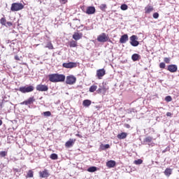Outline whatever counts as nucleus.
Segmentation results:
<instances>
[{
  "label": "nucleus",
  "instance_id": "f257e3e1",
  "mask_svg": "<svg viewBox=\"0 0 179 179\" xmlns=\"http://www.w3.org/2000/svg\"><path fill=\"white\" fill-rule=\"evenodd\" d=\"M48 79L52 83L65 82V75L59 73H52L48 75Z\"/></svg>",
  "mask_w": 179,
  "mask_h": 179
},
{
  "label": "nucleus",
  "instance_id": "f03ea898",
  "mask_svg": "<svg viewBox=\"0 0 179 179\" xmlns=\"http://www.w3.org/2000/svg\"><path fill=\"white\" fill-rule=\"evenodd\" d=\"M24 8V6L22 3H13L11 4L10 10L11 12H19Z\"/></svg>",
  "mask_w": 179,
  "mask_h": 179
},
{
  "label": "nucleus",
  "instance_id": "7ed1b4c3",
  "mask_svg": "<svg viewBox=\"0 0 179 179\" xmlns=\"http://www.w3.org/2000/svg\"><path fill=\"white\" fill-rule=\"evenodd\" d=\"M33 90H34V87L32 85L20 87L19 88V91L21 92V93H30L33 92Z\"/></svg>",
  "mask_w": 179,
  "mask_h": 179
},
{
  "label": "nucleus",
  "instance_id": "20e7f679",
  "mask_svg": "<svg viewBox=\"0 0 179 179\" xmlns=\"http://www.w3.org/2000/svg\"><path fill=\"white\" fill-rule=\"evenodd\" d=\"M130 44L132 47H138L139 45V41H138V36L136 35H132L130 37Z\"/></svg>",
  "mask_w": 179,
  "mask_h": 179
},
{
  "label": "nucleus",
  "instance_id": "39448f33",
  "mask_svg": "<svg viewBox=\"0 0 179 179\" xmlns=\"http://www.w3.org/2000/svg\"><path fill=\"white\" fill-rule=\"evenodd\" d=\"M97 41L99 43H106L108 41V37L106 33H102L101 34L99 35L97 37Z\"/></svg>",
  "mask_w": 179,
  "mask_h": 179
},
{
  "label": "nucleus",
  "instance_id": "423d86ee",
  "mask_svg": "<svg viewBox=\"0 0 179 179\" xmlns=\"http://www.w3.org/2000/svg\"><path fill=\"white\" fill-rule=\"evenodd\" d=\"M66 85H75L76 83V78L73 76H68L66 79Z\"/></svg>",
  "mask_w": 179,
  "mask_h": 179
},
{
  "label": "nucleus",
  "instance_id": "0eeeda50",
  "mask_svg": "<svg viewBox=\"0 0 179 179\" xmlns=\"http://www.w3.org/2000/svg\"><path fill=\"white\" fill-rule=\"evenodd\" d=\"M104 75H106V69H100L96 71V76L97 77V79H103Z\"/></svg>",
  "mask_w": 179,
  "mask_h": 179
},
{
  "label": "nucleus",
  "instance_id": "6e6552de",
  "mask_svg": "<svg viewBox=\"0 0 179 179\" xmlns=\"http://www.w3.org/2000/svg\"><path fill=\"white\" fill-rule=\"evenodd\" d=\"M63 68H66V69H72V68H76L77 64L76 62H70L69 63H63L62 64Z\"/></svg>",
  "mask_w": 179,
  "mask_h": 179
},
{
  "label": "nucleus",
  "instance_id": "1a4fd4ad",
  "mask_svg": "<svg viewBox=\"0 0 179 179\" xmlns=\"http://www.w3.org/2000/svg\"><path fill=\"white\" fill-rule=\"evenodd\" d=\"M36 90L38 92H47L48 90V86L45 85H38L36 86Z\"/></svg>",
  "mask_w": 179,
  "mask_h": 179
},
{
  "label": "nucleus",
  "instance_id": "9d476101",
  "mask_svg": "<svg viewBox=\"0 0 179 179\" xmlns=\"http://www.w3.org/2000/svg\"><path fill=\"white\" fill-rule=\"evenodd\" d=\"M85 13H87V15H94V13H96V8L94 6L87 7Z\"/></svg>",
  "mask_w": 179,
  "mask_h": 179
},
{
  "label": "nucleus",
  "instance_id": "9b49d317",
  "mask_svg": "<svg viewBox=\"0 0 179 179\" xmlns=\"http://www.w3.org/2000/svg\"><path fill=\"white\" fill-rule=\"evenodd\" d=\"M34 101H36L34 96H31V97H29L28 100L22 102L21 104H25V106H29L30 104H32V103H34Z\"/></svg>",
  "mask_w": 179,
  "mask_h": 179
},
{
  "label": "nucleus",
  "instance_id": "f8f14e48",
  "mask_svg": "<svg viewBox=\"0 0 179 179\" xmlns=\"http://www.w3.org/2000/svg\"><path fill=\"white\" fill-rule=\"evenodd\" d=\"M39 176L41 178H48V177H50V173H48L47 169H45L44 171L39 172Z\"/></svg>",
  "mask_w": 179,
  "mask_h": 179
},
{
  "label": "nucleus",
  "instance_id": "ddd939ff",
  "mask_svg": "<svg viewBox=\"0 0 179 179\" xmlns=\"http://www.w3.org/2000/svg\"><path fill=\"white\" fill-rule=\"evenodd\" d=\"M82 37H83V34H82V33L74 32V34H73V38L76 41L80 40V38H82Z\"/></svg>",
  "mask_w": 179,
  "mask_h": 179
},
{
  "label": "nucleus",
  "instance_id": "4468645a",
  "mask_svg": "<svg viewBox=\"0 0 179 179\" xmlns=\"http://www.w3.org/2000/svg\"><path fill=\"white\" fill-rule=\"evenodd\" d=\"M128 40H129L128 34H125L120 37V44H125V43H127Z\"/></svg>",
  "mask_w": 179,
  "mask_h": 179
},
{
  "label": "nucleus",
  "instance_id": "2eb2a0df",
  "mask_svg": "<svg viewBox=\"0 0 179 179\" xmlns=\"http://www.w3.org/2000/svg\"><path fill=\"white\" fill-rule=\"evenodd\" d=\"M177 69H178V67H177V65L176 64H171L168 66V71L169 72H171L172 73L174 72H177Z\"/></svg>",
  "mask_w": 179,
  "mask_h": 179
},
{
  "label": "nucleus",
  "instance_id": "dca6fc26",
  "mask_svg": "<svg viewBox=\"0 0 179 179\" xmlns=\"http://www.w3.org/2000/svg\"><path fill=\"white\" fill-rule=\"evenodd\" d=\"M75 139L73 138H70L66 143L65 146L66 148H72L73 145L75 144Z\"/></svg>",
  "mask_w": 179,
  "mask_h": 179
},
{
  "label": "nucleus",
  "instance_id": "f3484780",
  "mask_svg": "<svg viewBox=\"0 0 179 179\" xmlns=\"http://www.w3.org/2000/svg\"><path fill=\"white\" fill-rule=\"evenodd\" d=\"M116 162L114 160H110L106 162V166L108 167V169H113V167H115Z\"/></svg>",
  "mask_w": 179,
  "mask_h": 179
},
{
  "label": "nucleus",
  "instance_id": "a211bd4d",
  "mask_svg": "<svg viewBox=\"0 0 179 179\" xmlns=\"http://www.w3.org/2000/svg\"><path fill=\"white\" fill-rule=\"evenodd\" d=\"M145 13H150V12H153V7L152 6L148 5L145 8Z\"/></svg>",
  "mask_w": 179,
  "mask_h": 179
},
{
  "label": "nucleus",
  "instance_id": "6ab92c4d",
  "mask_svg": "<svg viewBox=\"0 0 179 179\" xmlns=\"http://www.w3.org/2000/svg\"><path fill=\"white\" fill-rule=\"evenodd\" d=\"M164 173L166 177H170V176H171V173H173V171L171 169L167 168Z\"/></svg>",
  "mask_w": 179,
  "mask_h": 179
},
{
  "label": "nucleus",
  "instance_id": "aec40b11",
  "mask_svg": "<svg viewBox=\"0 0 179 179\" xmlns=\"http://www.w3.org/2000/svg\"><path fill=\"white\" fill-rule=\"evenodd\" d=\"M90 104H92V101H90L89 99H85L83 102V105L84 106V107H89V106H90Z\"/></svg>",
  "mask_w": 179,
  "mask_h": 179
},
{
  "label": "nucleus",
  "instance_id": "412c9836",
  "mask_svg": "<svg viewBox=\"0 0 179 179\" xmlns=\"http://www.w3.org/2000/svg\"><path fill=\"white\" fill-rule=\"evenodd\" d=\"M140 57H141V55L135 53V54L132 55L131 59H132V61L136 62V61H138Z\"/></svg>",
  "mask_w": 179,
  "mask_h": 179
},
{
  "label": "nucleus",
  "instance_id": "4be33fe9",
  "mask_svg": "<svg viewBox=\"0 0 179 179\" xmlns=\"http://www.w3.org/2000/svg\"><path fill=\"white\" fill-rule=\"evenodd\" d=\"M127 133L122 132L117 135V138L118 139H125V138H127Z\"/></svg>",
  "mask_w": 179,
  "mask_h": 179
},
{
  "label": "nucleus",
  "instance_id": "5701e85b",
  "mask_svg": "<svg viewBox=\"0 0 179 179\" xmlns=\"http://www.w3.org/2000/svg\"><path fill=\"white\" fill-rule=\"evenodd\" d=\"M100 149L101 150H106L107 149H110V144H105V145L101 144L100 145Z\"/></svg>",
  "mask_w": 179,
  "mask_h": 179
},
{
  "label": "nucleus",
  "instance_id": "b1692460",
  "mask_svg": "<svg viewBox=\"0 0 179 179\" xmlns=\"http://www.w3.org/2000/svg\"><path fill=\"white\" fill-rule=\"evenodd\" d=\"M34 176V172L32 170H29L27 172L26 177H27V178H33Z\"/></svg>",
  "mask_w": 179,
  "mask_h": 179
},
{
  "label": "nucleus",
  "instance_id": "393cba45",
  "mask_svg": "<svg viewBox=\"0 0 179 179\" xmlns=\"http://www.w3.org/2000/svg\"><path fill=\"white\" fill-rule=\"evenodd\" d=\"M96 170H97V167L91 166L87 169V171H88L89 173H94V172H96Z\"/></svg>",
  "mask_w": 179,
  "mask_h": 179
},
{
  "label": "nucleus",
  "instance_id": "a878e982",
  "mask_svg": "<svg viewBox=\"0 0 179 179\" xmlns=\"http://www.w3.org/2000/svg\"><path fill=\"white\" fill-rule=\"evenodd\" d=\"M69 45L71 48H75V47H78V43L76 41H71Z\"/></svg>",
  "mask_w": 179,
  "mask_h": 179
},
{
  "label": "nucleus",
  "instance_id": "bb28decb",
  "mask_svg": "<svg viewBox=\"0 0 179 179\" xmlns=\"http://www.w3.org/2000/svg\"><path fill=\"white\" fill-rule=\"evenodd\" d=\"M96 90H97V86L96 85H92L90 87V93H94V92H96Z\"/></svg>",
  "mask_w": 179,
  "mask_h": 179
},
{
  "label": "nucleus",
  "instance_id": "cd10ccee",
  "mask_svg": "<svg viewBox=\"0 0 179 179\" xmlns=\"http://www.w3.org/2000/svg\"><path fill=\"white\" fill-rule=\"evenodd\" d=\"M0 23L2 24V26H6V27H8V25H6V19L5 17H2L0 20Z\"/></svg>",
  "mask_w": 179,
  "mask_h": 179
},
{
  "label": "nucleus",
  "instance_id": "c85d7f7f",
  "mask_svg": "<svg viewBox=\"0 0 179 179\" xmlns=\"http://www.w3.org/2000/svg\"><path fill=\"white\" fill-rule=\"evenodd\" d=\"M136 113V109H135V108H129L127 110L128 114L134 115Z\"/></svg>",
  "mask_w": 179,
  "mask_h": 179
},
{
  "label": "nucleus",
  "instance_id": "c756f323",
  "mask_svg": "<svg viewBox=\"0 0 179 179\" xmlns=\"http://www.w3.org/2000/svg\"><path fill=\"white\" fill-rule=\"evenodd\" d=\"M45 48H48L49 50H54V46L51 42H48L45 46Z\"/></svg>",
  "mask_w": 179,
  "mask_h": 179
},
{
  "label": "nucleus",
  "instance_id": "7c9ffc66",
  "mask_svg": "<svg viewBox=\"0 0 179 179\" xmlns=\"http://www.w3.org/2000/svg\"><path fill=\"white\" fill-rule=\"evenodd\" d=\"M152 137L148 136L144 139L143 142L144 143H150V142H152Z\"/></svg>",
  "mask_w": 179,
  "mask_h": 179
},
{
  "label": "nucleus",
  "instance_id": "2f4dec72",
  "mask_svg": "<svg viewBox=\"0 0 179 179\" xmlns=\"http://www.w3.org/2000/svg\"><path fill=\"white\" fill-rule=\"evenodd\" d=\"M99 8L103 12H106V9H107V5L106 4H101L100 6H99Z\"/></svg>",
  "mask_w": 179,
  "mask_h": 179
},
{
  "label": "nucleus",
  "instance_id": "473e14b6",
  "mask_svg": "<svg viewBox=\"0 0 179 179\" xmlns=\"http://www.w3.org/2000/svg\"><path fill=\"white\" fill-rule=\"evenodd\" d=\"M50 159L52 160H57V159H58V155L52 153V155H50Z\"/></svg>",
  "mask_w": 179,
  "mask_h": 179
},
{
  "label": "nucleus",
  "instance_id": "72a5a7b5",
  "mask_svg": "<svg viewBox=\"0 0 179 179\" xmlns=\"http://www.w3.org/2000/svg\"><path fill=\"white\" fill-rule=\"evenodd\" d=\"M122 10H127L128 9V6L127 4H122L120 6Z\"/></svg>",
  "mask_w": 179,
  "mask_h": 179
},
{
  "label": "nucleus",
  "instance_id": "f704fd0d",
  "mask_svg": "<svg viewBox=\"0 0 179 179\" xmlns=\"http://www.w3.org/2000/svg\"><path fill=\"white\" fill-rule=\"evenodd\" d=\"M142 163H143V161L141 159L134 161V164L136 165L142 164Z\"/></svg>",
  "mask_w": 179,
  "mask_h": 179
},
{
  "label": "nucleus",
  "instance_id": "c9c22d12",
  "mask_svg": "<svg viewBox=\"0 0 179 179\" xmlns=\"http://www.w3.org/2000/svg\"><path fill=\"white\" fill-rule=\"evenodd\" d=\"M44 117H51V112L50 111H45L43 112Z\"/></svg>",
  "mask_w": 179,
  "mask_h": 179
},
{
  "label": "nucleus",
  "instance_id": "e433bc0d",
  "mask_svg": "<svg viewBox=\"0 0 179 179\" xmlns=\"http://www.w3.org/2000/svg\"><path fill=\"white\" fill-rule=\"evenodd\" d=\"M7 152L6 151H1L0 152V157H5L6 156Z\"/></svg>",
  "mask_w": 179,
  "mask_h": 179
},
{
  "label": "nucleus",
  "instance_id": "4c0bfd02",
  "mask_svg": "<svg viewBox=\"0 0 179 179\" xmlns=\"http://www.w3.org/2000/svg\"><path fill=\"white\" fill-rule=\"evenodd\" d=\"M159 68H161V69H164L166 68V64L164 62L160 63Z\"/></svg>",
  "mask_w": 179,
  "mask_h": 179
},
{
  "label": "nucleus",
  "instance_id": "58836bf2",
  "mask_svg": "<svg viewBox=\"0 0 179 179\" xmlns=\"http://www.w3.org/2000/svg\"><path fill=\"white\" fill-rule=\"evenodd\" d=\"M152 17L154 19H159V13H155L153 15H152Z\"/></svg>",
  "mask_w": 179,
  "mask_h": 179
},
{
  "label": "nucleus",
  "instance_id": "ea45409f",
  "mask_svg": "<svg viewBox=\"0 0 179 179\" xmlns=\"http://www.w3.org/2000/svg\"><path fill=\"white\" fill-rule=\"evenodd\" d=\"M165 100L168 102H170L173 100V99L171 98V96H167L165 97Z\"/></svg>",
  "mask_w": 179,
  "mask_h": 179
},
{
  "label": "nucleus",
  "instance_id": "a19ab883",
  "mask_svg": "<svg viewBox=\"0 0 179 179\" xmlns=\"http://www.w3.org/2000/svg\"><path fill=\"white\" fill-rule=\"evenodd\" d=\"M164 61L166 64H170V57H165Z\"/></svg>",
  "mask_w": 179,
  "mask_h": 179
},
{
  "label": "nucleus",
  "instance_id": "79ce46f5",
  "mask_svg": "<svg viewBox=\"0 0 179 179\" xmlns=\"http://www.w3.org/2000/svg\"><path fill=\"white\" fill-rule=\"evenodd\" d=\"M6 24L7 27H10V26H12V22H7L6 23Z\"/></svg>",
  "mask_w": 179,
  "mask_h": 179
},
{
  "label": "nucleus",
  "instance_id": "37998d69",
  "mask_svg": "<svg viewBox=\"0 0 179 179\" xmlns=\"http://www.w3.org/2000/svg\"><path fill=\"white\" fill-rule=\"evenodd\" d=\"M96 92H97V93H99V94L103 93V89H102V88H99Z\"/></svg>",
  "mask_w": 179,
  "mask_h": 179
},
{
  "label": "nucleus",
  "instance_id": "c03bdc74",
  "mask_svg": "<svg viewBox=\"0 0 179 179\" xmlns=\"http://www.w3.org/2000/svg\"><path fill=\"white\" fill-rule=\"evenodd\" d=\"M124 127H125V128H127V129H129V128H131V125H129L128 124H125Z\"/></svg>",
  "mask_w": 179,
  "mask_h": 179
},
{
  "label": "nucleus",
  "instance_id": "a18cd8bd",
  "mask_svg": "<svg viewBox=\"0 0 179 179\" xmlns=\"http://www.w3.org/2000/svg\"><path fill=\"white\" fill-rule=\"evenodd\" d=\"M166 117H171V113L170 112L166 113Z\"/></svg>",
  "mask_w": 179,
  "mask_h": 179
},
{
  "label": "nucleus",
  "instance_id": "49530a36",
  "mask_svg": "<svg viewBox=\"0 0 179 179\" xmlns=\"http://www.w3.org/2000/svg\"><path fill=\"white\" fill-rule=\"evenodd\" d=\"M61 3H66V0H60Z\"/></svg>",
  "mask_w": 179,
  "mask_h": 179
},
{
  "label": "nucleus",
  "instance_id": "de8ad7c7",
  "mask_svg": "<svg viewBox=\"0 0 179 179\" xmlns=\"http://www.w3.org/2000/svg\"><path fill=\"white\" fill-rule=\"evenodd\" d=\"M15 59H16V61H19V56H15Z\"/></svg>",
  "mask_w": 179,
  "mask_h": 179
},
{
  "label": "nucleus",
  "instance_id": "09e8293b",
  "mask_svg": "<svg viewBox=\"0 0 179 179\" xmlns=\"http://www.w3.org/2000/svg\"><path fill=\"white\" fill-rule=\"evenodd\" d=\"M101 89H102V93H105V92H106V88H104V87H101Z\"/></svg>",
  "mask_w": 179,
  "mask_h": 179
},
{
  "label": "nucleus",
  "instance_id": "8fccbe9b",
  "mask_svg": "<svg viewBox=\"0 0 179 179\" xmlns=\"http://www.w3.org/2000/svg\"><path fill=\"white\" fill-rule=\"evenodd\" d=\"M76 136H78V138H82V135L79 134H76Z\"/></svg>",
  "mask_w": 179,
  "mask_h": 179
},
{
  "label": "nucleus",
  "instance_id": "3c124183",
  "mask_svg": "<svg viewBox=\"0 0 179 179\" xmlns=\"http://www.w3.org/2000/svg\"><path fill=\"white\" fill-rule=\"evenodd\" d=\"M2 125V121L0 120V127Z\"/></svg>",
  "mask_w": 179,
  "mask_h": 179
}]
</instances>
